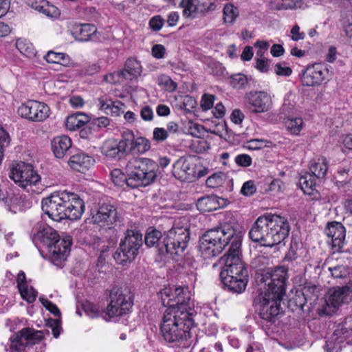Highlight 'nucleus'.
Wrapping results in <instances>:
<instances>
[{
	"label": "nucleus",
	"instance_id": "72a5a7b5",
	"mask_svg": "<svg viewBox=\"0 0 352 352\" xmlns=\"http://www.w3.org/2000/svg\"><path fill=\"white\" fill-rule=\"evenodd\" d=\"M309 170L311 175L316 178H323L328 170L327 161L326 158L321 157L310 162Z\"/></svg>",
	"mask_w": 352,
	"mask_h": 352
},
{
	"label": "nucleus",
	"instance_id": "0eeeda50",
	"mask_svg": "<svg viewBox=\"0 0 352 352\" xmlns=\"http://www.w3.org/2000/svg\"><path fill=\"white\" fill-rule=\"evenodd\" d=\"M157 164L151 159L131 158L125 168L130 188H136L150 185L157 177Z\"/></svg>",
	"mask_w": 352,
	"mask_h": 352
},
{
	"label": "nucleus",
	"instance_id": "8fccbe9b",
	"mask_svg": "<svg viewBox=\"0 0 352 352\" xmlns=\"http://www.w3.org/2000/svg\"><path fill=\"white\" fill-rule=\"evenodd\" d=\"M265 141L261 139H252L246 142L245 147L249 150L261 149L265 146Z\"/></svg>",
	"mask_w": 352,
	"mask_h": 352
},
{
	"label": "nucleus",
	"instance_id": "20e7f679",
	"mask_svg": "<svg viewBox=\"0 0 352 352\" xmlns=\"http://www.w3.org/2000/svg\"><path fill=\"white\" fill-rule=\"evenodd\" d=\"M289 232V226L285 217L268 214L257 218L252 226L249 236L263 246L273 247L283 241Z\"/></svg>",
	"mask_w": 352,
	"mask_h": 352
},
{
	"label": "nucleus",
	"instance_id": "6ab92c4d",
	"mask_svg": "<svg viewBox=\"0 0 352 352\" xmlns=\"http://www.w3.org/2000/svg\"><path fill=\"white\" fill-rule=\"evenodd\" d=\"M120 218L116 208L109 204L100 206L96 212L92 216L94 223L100 226H111L118 221Z\"/></svg>",
	"mask_w": 352,
	"mask_h": 352
},
{
	"label": "nucleus",
	"instance_id": "a18cd8bd",
	"mask_svg": "<svg viewBox=\"0 0 352 352\" xmlns=\"http://www.w3.org/2000/svg\"><path fill=\"white\" fill-rule=\"evenodd\" d=\"M248 84V78L245 75L236 74L231 76L230 85L235 89H242Z\"/></svg>",
	"mask_w": 352,
	"mask_h": 352
},
{
	"label": "nucleus",
	"instance_id": "69168bd1",
	"mask_svg": "<svg viewBox=\"0 0 352 352\" xmlns=\"http://www.w3.org/2000/svg\"><path fill=\"white\" fill-rule=\"evenodd\" d=\"M244 117L243 112L238 109L233 110L230 115L232 122L236 124H241L243 122Z\"/></svg>",
	"mask_w": 352,
	"mask_h": 352
},
{
	"label": "nucleus",
	"instance_id": "ddd939ff",
	"mask_svg": "<svg viewBox=\"0 0 352 352\" xmlns=\"http://www.w3.org/2000/svg\"><path fill=\"white\" fill-rule=\"evenodd\" d=\"M43 338V331L24 328L10 338L9 349L11 352L21 351L26 346L34 344L40 342Z\"/></svg>",
	"mask_w": 352,
	"mask_h": 352
},
{
	"label": "nucleus",
	"instance_id": "bf43d9fd",
	"mask_svg": "<svg viewBox=\"0 0 352 352\" xmlns=\"http://www.w3.org/2000/svg\"><path fill=\"white\" fill-rule=\"evenodd\" d=\"M284 10L302 8V0H283Z\"/></svg>",
	"mask_w": 352,
	"mask_h": 352
},
{
	"label": "nucleus",
	"instance_id": "a878e982",
	"mask_svg": "<svg viewBox=\"0 0 352 352\" xmlns=\"http://www.w3.org/2000/svg\"><path fill=\"white\" fill-rule=\"evenodd\" d=\"M142 74L140 63L134 58H129L125 63L124 69L117 74L126 80H133L139 77Z\"/></svg>",
	"mask_w": 352,
	"mask_h": 352
},
{
	"label": "nucleus",
	"instance_id": "f8f14e48",
	"mask_svg": "<svg viewBox=\"0 0 352 352\" xmlns=\"http://www.w3.org/2000/svg\"><path fill=\"white\" fill-rule=\"evenodd\" d=\"M351 298L352 287L344 285L333 287L329 291L328 296L326 299V306L324 308V313L327 315L331 314L342 305L351 301Z\"/></svg>",
	"mask_w": 352,
	"mask_h": 352
},
{
	"label": "nucleus",
	"instance_id": "423d86ee",
	"mask_svg": "<svg viewBox=\"0 0 352 352\" xmlns=\"http://www.w3.org/2000/svg\"><path fill=\"white\" fill-rule=\"evenodd\" d=\"M34 236L36 239L46 247L53 263L65 260L69 255L72 243L70 236L60 239L57 232L47 225L39 226Z\"/></svg>",
	"mask_w": 352,
	"mask_h": 352
},
{
	"label": "nucleus",
	"instance_id": "9d476101",
	"mask_svg": "<svg viewBox=\"0 0 352 352\" xmlns=\"http://www.w3.org/2000/svg\"><path fill=\"white\" fill-rule=\"evenodd\" d=\"M110 302L106 308L104 318L109 320L129 314L132 308L133 296L128 288L114 287L110 293Z\"/></svg>",
	"mask_w": 352,
	"mask_h": 352
},
{
	"label": "nucleus",
	"instance_id": "6e6552de",
	"mask_svg": "<svg viewBox=\"0 0 352 352\" xmlns=\"http://www.w3.org/2000/svg\"><path fill=\"white\" fill-rule=\"evenodd\" d=\"M9 177L19 187L39 193L45 185L41 184V177L30 164L19 162L10 169Z\"/></svg>",
	"mask_w": 352,
	"mask_h": 352
},
{
	"label": "nucleus",
	"instance_id": "b1692460",
	"mask_svg": "<svg viewBox=\"0 0 352 352\" xmlns=\"http://www.w3.org/2000/svg\"><path fill=\"white\" fill-rule=\"evenodd\" d=\"M7 210L13 214L23 211L30 206V201L20 194L12 193L5 200Z\"/></svg>",
	"mask_w": 352,
	"mask_h": 352
},
{
	"label": "nucleus",
	"instance_id": "c85d7f7f",
	"mask_svg": "<svg viewBox=\"0 0 352 352\" xmlns=\"http://www.w3.org/2000/svg\"><path fill=\"white\" fill-rule=\"evenodd\" d=\"M179 6L183 8V14L186 18L193 19L206 10L199 0H182Z\"/></svg>",
	"mask_w": 352,
	"mask_h": 352
},
{
	"label": "nucleus",
	"instance_id": "774afa93",
	"mask_svg": "<svg viewBox=\"0 0 352 352\" xmlns=\"http://www.w3.org/2000/svg\"><path fill=\"white\" fill-rule=\"evenodd\" d=\"M291 33L292 34V39L294 41L302 40L305 36L303 32H300V27L298 25L294 26L291 30Z\"/></svg>",
	"mask_w": 352,
	"mask_h": 352
},
{
	"label": "nucleus",
	"instance_id": "603ef678",
	"mask_svg": "<svg viewBox=\"0 0 352 352\" xmlns=\"http://www.w3.org/2000/svg\"><path fill=\"white\" fill-rule=\"evenodd\" d=\"M168 137V131L164 128L156 127L153 129V138L157 142H163Z\"/></svg>",
	"mask_w": 352,
	"mask_h": 352
},
{
	"label": "nucleus",
	"instance_id": "cd10ccee",
	"mask_svg": "<svg viewBox=\"0 0 352 352\" xmlns=\"http://www.w3.org/2000/svg\"><path fill=\"white\" fill-rule=\"evenodd\" d=\"M72 146V140L67 135L58 136L52 142V148L57 158H63Z\"/></svg>",
	"mask_w": 352,
	"mask_h": 352
},
{
	"label": "nucleus",
	"instance_id": "f704fd0d",
	"mask_svg": "<svg viewBox=\"0 0 352 352\" xmlns=\"http://www.w3.org/2000/svg\"><path fill=\"white\" fill-rule=\"evenodd\" d=\"M89 120L87 116L82 113H76L67 117L65 126L69 131H76L83 127Z\"/></svg>",
	"mask_w": 352,
	"mask_h": 352
},
{
	"label": "nucleus",
	"instance_id": "4c0bfd02",
	"mask_svg": "<svg viewBox=\"0 0 352 352\" xmlns=\"http://www.w3.org/2000/svg\"><path fill=\"white\" fill-rule=\"evenodd\" d=\"M316 177L309 173H305L299 179V185L304 193L311 195L316 186Z\"/></svg>",
	"mask_w": 352,
	"mask_h": 352
},
{
	"label": "nucleus",
	"instance_id": "c756f323",
	"mask_svg": "<svg viewBox=\"0 0 352 352\" xmlns=\"http://www.w3.org/2000/svg\"><path fill=\"white\" fill-rule=\"evenodd\" d=\"M99 104L101 110L107 114L118 116L124 111V105L120 101H112L104 98H99Z\"/></svg>",
	"mask_w": 352,
	"mask_h": 352
},
{
	"label": "nucleus",
	"instance_id": "aec40b11",
	"mask_svg": "<svg viewBox=\"0 0 352 352\" xmlns=\"http://www.w3.org/2000/svg\"><path fill=\"white\" fill-rule=\"evenodd\" d=\"M352 330L340 328L335 330L333 335L326 342L327 352H338L345 344H351Z\"/></svg>",
	"mask_w": 352,
	"mask_h": 352
},
{
	"label": "nucleus",
	"instance_id": "dca6fc26",
	"mask_svg": "<svg viewBox=\"0 0 352 352\" xmlns=\"http://www.w3.org/2000/svg\"><path fill=\"white\" fill-rule=\"evenodd\" d=\"M130 133H123L120 140L109 138L105 140L101 146V153L108 158L114 159L120 157L127 148V144L131 140Z\"/></svg>",
	"mask_w": 352,
	"mask_h": 352
},
{
	"label": "nucleus",
	"instance_id": "f3484780",
	"mask_svg": "<svg viewBox=\"0 0 352 352\" xmlns=\"http://www.w3.org/2000/svg\"><path fill=\"white\" fill-rule=\"evenodd\" d=\"M328 74L329 70L324 65L315 63L302 72L301 82L304 86H318L327 79Z\"/></svg>",
	"mask_w": 352,
	"mask_h": 352
},
{
	"label": "nucleus",
	"instance_id": "5701e85b",
	"mask_svg": "<svg viewBox=\"0 0 352 352\" xmlns=\"http://www.w3.org/2000/svg\"><path fill=\"white\" fill-rule=\"evenodd\" d=\"M28 4L52 19H58L60 16V10L46 0H28Z\"/></svg>",
	"mask_w": 352,
	"mask_h": 352
},
{
	"label": "nucleus",
	"instance_id": "7ed1b4c3",
	"mask_svg": "<svg viewBox=\"0 0 352 352\" xmlns=\"http://www.w3.org/2000/svg\"><path fill=\"white\" fill-rule=\"evenodd\" d=\"M190 314L180 309H166L160 331L164 340L173 346L188 347L191 343L190 328L193 326Z\"/></svg>",
	"mask_w": 352,
	"mask_h": 352
},
{
	"label": "nucleus",
	"instance_id": "052dcab7",
	"mask_svg": "<svg viewBox=\"0 0 352 352\" xmlns=\"http://www.w3.org/2000/svg\"><path fill=\"white\" fill-rule=\"evenodd\" d=\"M151 53L153 57L160 59L164 58L166 53V49L164 45L161 44H156L153 46Z\"/></svg>",
	"mask_w": 352,
	"mask_h": 352
},
{
	"label": "nucleus",
	"instance_id": "37998d69",
	"mask_svg": "<svg viewBox=\"0 0 352 352\" xmlns=\"http://www.w3.org/2000/svg\"><path fill=\"white\" fill-rule=\"evenodd\" d=\"M21 297L28 302L31 303L35 301L37 296V292L28 284L25 286H21L19 289Z\"/></svg>",
	"mask_w": 352,
	"mask_h": 352
},
{
	"label": "nucleus",
	"instance_id": "e2e57ef3",
	"mask_svg": "<svg viewBox=\"0 0 352 352\" xmlns=\"http://www.w3.org/2000/svg\"><path fill=\"white\" fill-rule=\"evenodd\" d=\"M270 60L265 58H256V68L261 72H267L269 69Z\"/></svg>",
	"mask_w": 352,
	"mask_h": 352
},
{
	"label": "nucleus",
	"instance_id": "680f3d73",
	"mask_svg": "<svg viewBox=\"0 0 352 352\" xmlns=\"http://www.w3.org/2000/svg\"><path fill=\"white\" fill-rule=\"evenodd\" d=\"M57 63L56 64H60L65 67H70L74 65L73 61L70 57L65 53H58L57 58Z\"/></svg>",
	"mask_w": 352,
	"mask_h": 352
},
{
	"label": "nucleus",
	"instance_id": "412c9836",
	"mask_svg": "<svg viewBox=\"0 0 352 352\" xmlns=\"http://www.w3.org/2000/svg\"><path fill=\"white\" fill-rule=\"evenodd\" d=\"M71 32L76 39L81 41L98 38L97 28L92 23H74Z\"/></svg>",
	"mask_w": 352,
	"mask_h": 352
},
{
	"label": "nucleus",
	"instance_id": "338daca9",
	"mask_svg": "<svg viewBox=\"0 0 352 352\" xmlns=\"http://www.w3.org/2000/svg\"><path fill=\"white\" fill-rule=\"evenodd\" d=\"M226 113V108L222 102H218L215 105L212 113L216 118H221L224 116Z\"/></svg>",
	"mask_w": 352,
	"mask_h": 352
},
{
	"label": "nucleus",
	"instance_id": "9b49d317",
	"mask_svg": "<svg viewBox=\"0 0 352 352\" xmlns=\"http://www.w3.org/2000/svg\"><path fill=\"white\" fill-rule=\"evenodd\" d=\"M142 245V234L136 230H127L124 239L121 240L119 248L113 254L115 261L121 265L132 262L138 256Z\"/></svg>",
	"mask_w": 352,
	"mask_h": 352
},
{
	"label": "nucleus",
	"instance_id": "ea45409f",
	"mask_svg": "<svg viewBox=\"0 0 352 352\" xmlns=\"http://www.w3.org/2000/svg\"><path fill=\"white\" fill-rule=\"evenodd\" d=\"M163 237L160 231L151 230L145 236V243L148 247H156L160 252V244L162 243Z\"/></svg>",
	"mask_w": 352,
	"mask_h": 352
},
{
	"label": "nucleus",
	"instance_id": "a19ab883",
	"mask_svg": "<svg viewBox=\"0 0 352 352\" xmlns=\"http://www.w3.org/2000/svg\"><path fill=\"white\" fill-rule=\"evenodd\" d=\"M113 183L119 187L125 189V187H130L128 184V175L124 174L120 169H113L111 173Z\"/></svg>",
	"mask_w": 352,
	"mask_h": 352
},
{
	"label": "nucleus",
	"instance_id": "e433bc0d",
	"mask_svg": "<svg viewBox=\"0 0 352 352\" xmlns=\"http://www.w3.org/2000/svg\"><path fill=\"white\" fill-rule=\"evenodd\" d=\"M318 289L316 285H306L303 287L300 295H297L295 299L297 306L302 309L306 301L317 296Z\"/></svg>",
	"mask_w": 352,
	"mask_h": 352
},
{
	"label": "nucleus",
	"instance_id": "49530a36",
	"mask_svg": "<svg viewBox=\"0 0 352 352\" xmlns=\"http://www.w3.org/2000/svg\"><path fill=\"white\" fill-rule=\"evenodd\" d=\"M214 102V96L211 94H204L201 96L200 106L203 111H207L212 108Z\"/></svg>",
	"mask_w": 352,
	"mask_h": 352
},
{
	"label": "nucleus",
	"instance_id": "2f4dec72",
	"mask_svg": "<svg viewBox=\"0 0 352 352\" xmlns=\"http://www.w3.org/2000/svg\"><path fill=\"white\" fill-rule=\"evenodd\" d=\"M124 133H130L131 134V140L127 144V148L130 146L131 151L144 153L151 148L149 141L143 137L134 138L133 133L131 131H126Z\"/></svg>",
	"mask_w": 352,
	"mask_h": 352
},
{
	"label": "nucleus",
	"instance_id": "c03bdc74",
	"mask_svg": "<svg viewBox=\"0 0 352 352\" xmlns=\"http://www.w3.org/2000/svg\"><path fill=\"white\" fill-rule=\"evenodd\" d=\"M224 22H233L239 15L237 8L232 4H227L223 8Z\"/></svg>",
	"mask_w": 352,
	"mask_h": 352
},
{
	"label": "nucleus",
	"instance_id": "393cba45",
	"mask_svg": "<svg viewBox=\"0 0 352 352\" xmlns=\"http://www.w3.org/2000/svg\"><path fill=\"white\" fill-rule=\"evenodd\" d=\"M175 304L176 305H175V307H173V309H180V311L190 313V316L193 318L195 313L193 309L194 303L191 299V294L188 287H182V293L179 294V295L177 296ZM168 309H172V307H169Z\"/></svg>",
	"mask_w": 352,
	"mask_h": 352
},
{
	"label": "nucleus",
	"instance_id": "0e129e2a",
	"mask_svg": "<svg viewBox=\"0 0 352 352\" xmlns=\"http://www.w3.org/2000/svg\"><path fill=\"white\" fill-rule=\"evenodd\" d=\"M100 70V67L96 63L90 64L86 66L82 71L84 75L92 76L98 74Z\"/></svg>",
	"mask_w": 352,
	"mask_h": 352
},
{
	"label": "nucleus",
	"instance_id": "c9c22d12",
	"mask_svg": "<svg viewBox=\"0 0 352 352\" xmlns=\"http://www.w3.org/2000/svg\"><path fill=\"white\" fill-rule=\"evenodd\" d=\"M284 124L287 131L294 135H298L304 127L301 117H287L284 120Z\"/></svg>",
	"mask_w": 352,
	"mask_h": 352
},
{
	"label": "nucleus",
	"instance_id": "473e14b6",
	"mask_svg": "<svg viewBox=\"0 0 352 352\" xmlns=\"http://www.w3.org/2000/svg\"><path fill=\"white\" fill-rule=\"evenodd\" d=\"M197 208L201 212L216 210L219 208L217 196L210 195L199 198L197 202Z\"/></svg>",
	"mask_w": 352,
	"mask_h": 352
},
{
	"label": "nucleus",
	"instance_id": "2eb2a0df",
	"mask_svg": "<svg viewBox=\"0 0 352 352\" xmlns=\"http://www.w3.org/2000/svg\"><path fill=\"white\" fill-rule=\"evenodd\" d=\"M272 104L270 95L265 91H251L245 96V104L252 113L267 112L271 110Z\"/></svg>",
	"mask_w": 352,
	"mask_h": 352
},
{
	"label": "nucleus",
	"instance_id": "f03ea898",
	"mask_svg": "<svg viewBox=\"0 0 352 352\" xmlns=\"http://www.w3.org/2000/svg\"><path fill=\"white\" fill-rule=\"evenodd\" d=\"M287 270L285 267L269 269L263 277L265 287L254 302L261 318L272 322L280 312V301L285 295Z\"/></svg>",
	"mask_w": 352,
	"mask_h": 352
},
{
	"label": "nucleus",
	"instance_id": "4be33fe9",
	"mask_svg": "<svg viewBox=\"0 0 352 352\" xmlns=\"http://www.w3.org/2000/svg\"><path fill=\"white\" fill-rule=\"evenodd\" d=\"M325 234L331 239L332 246L338 250L340 249L345 239V228L341 223L332 222L327 225Z\"/></svg>",
	"mask_w": 352,
	"mask_h": 352
},
{
	"label": "nucleus",
	"instance_id": "6e6d98bb",
	"mask_svg": "<svg viewBox=\"0 0 352 352\" xmlns=\"http://www.w3.org/2000/svg\"><path fill=\"white\" fill-rule=\"evenodd\" d=\"M223 183V178L219 174H213L206 179V185L210 188H216Z\"/></svg>",
	"mask_w": 352,
	"mask_h": 352
},
{
	"label": "nucleus",
	"instance_id": "09e8293b",
	"mask_svg": "<svg viewBox=\"0 0 352 352\" xmlns=\"http://www.w3.org/2000/svg\"><path fill=\"white\" fill-rule=\"evenodd\" d=\"M9 143V135L2 128H0V164L3 157V148Z\"/></svg>",
	"mask_w": 352,
	"mask_h": 352
},
{
	"label": "nucleus",
	"instance_id": "4468645a",
	"mask_svg": "<svg viewBox=\"0 0 352 352\" xmlns=\"http://www.w3.org/2000/svg\"><path fill=\"white\" fill-rule=\"evenodd\" d=\"M22 118L33 122H42L46 120L50 113V107L44 102L30 100L21 104L17 110Z\"/></svg>",
	"mask_w": 352,
	"mask_h": 352
},
{
	"label": "nucleus",
	"instance_id": "7c9ffc66",
	"mask_svg": "<svg viewBox=\"0 0 352 352\" xmlns=\"http://www.w3.org/2000/svg\"><path fill=\"white\" fill-rule=\"evenodd\" d=\"M182 293V287H168L161 292V299L165 307H175L177 296Z\"/></svg>",
	"mask_w": 352,
	"mask_h": 352
},
{
	"label": "nucleus",
	"instance_id": "864d4df0",
	"mask_svg": "<svg viewBox=\"0 0 352 352\" xmlns=\"http://www.w3.org/2000/svg\"><path fill=\"white\" fill-rule=\"evenodd\" d=\"M256 188L254 182L249 180L243 184L241 189V192L245 196H251L256 192Z\"/></svg>",
	"mask_w": 352,
	"mask_h": 352
},
{
	"label": "nucleus",
	"instance_id": "bb28decb",
	"mask_svg": "<svg viewBox=\"0 0 352 352\" xmlns=\"http://www.w3.org/2000/svg\"><path fill=\"white\" fill-rule=\"evenodd\" d=\"M94 160L85 153H78L72 155L69 160L70 167L77 171L83 172L94 165Z\"/></svg>",
	"mask_w": 352,
	"mask_h": 352
},
{
	"label": "nucleus",
	"instance_id": "1a4fd4ad",
	"mask_svg": "<svg viewBox=\"0 0 352 352\" xmlns=\"http://www.w3.org/2000/svg\"><path fill=\"white\" fill-rule=\"evenodd\" d=\"M190 231L188 227L174 226L168 230L160 244V254L181 256L188 246Z\"/></svg>",
	"mask_w": 352,
	"mask_h": 352
},
{
	"label": "nucleus",
	"instance_id": "3c124183",
	"mask_svg": "<svg viewBox=\"0 0 352 352\" xmlns=\"http://www.w3.org/2000/svg\"><path fill=\"white\" fill-rule=\"evenodd\" d=\"M39 300L43 307L54 316H59L60 315V311L55 304L44 298H40Z\"/></svg>",
	"mask_w": 352,
	"mask_h": 352
},
{
	"label": "nucleus",
	"instance_id": "79ce46f5",
	"mask_svg": "<svg viewBox=\"0 0 352 352\" xmlns=\"http://www.w3.org/2000/svg\"><path fill=\"white\" fill-rule=\"evenodd\" d=\"M157 84L160 87L168 92H173L177 87V83L167 75H160L157 78Z\"/></svg>",
	"mask_w": 352,
	"mask_h": 352
},
{
	"label": "nucleus",
	"instance_id": "13d9d810",
	"mask_svg": "<svg viewBox=\"0 0 352 352\" xmlns=\"http://www.w3.org/2000/svg\"><path fill=\"white\" fill-rule=\"evenodd\" d=\"M140 116L143 120L150 122L154 117L153 111L151 107L145 105L140 110Z\"/></svg>",
	"mask_w": 352,
	"mask_h": 352
},
{
	"label": "nucleus",
	"instance_id": "5fc2aeb1",
	"mask_svg": "<svg viewBox=\"0 0 352 352\" xmlns=\"http://www.w3.org/2000/svg\"><path fill=\"white\" fill-rule=\"evenodd\" d=\"M234 161L239 166L248 167L252 164V158L248 154H240L236 155Z\"/></svg>",
	"mask_w": 352,
	"mask_h": 352
},
{
	"label": "nucleus",
	"instance_id": "de8ad7c7",
	"mask_svg": "<svg viewBox=\"0 0 352 352\" xmlns=\"http://www.w3.org/2000/svg\"><path fill=\"white\" fill-rule=\"evenodd\" d=\"M275 73L281 76H289L292 73V69L287 66L285 63H278L274 66Z\"/></svg>",
	"mask_w": 352,
	"mask_h": 352
},
{
	"label": "nucleus",
	"instance_id": "58836bf2",
	"mask_svg": "<svg viewBox=\"0 0 352 352\" xmlns=\"http://www.w3.org/2000/svg\"><path fill=\"white\" fill-rule=\"evenodd\" d=\"M16 47L23 56L33 58L36 56V50L33 45L25 38H18L15 43Z\"/></svg>",
	"mask_w": 352,
	"mask_h": 352
},
{
	"label": "nucleus",
	"instance_id": "39448f33",
	"mask_svg": "<svg viewBox=\"0 0 352 352\" xmlns=\"http://www.w3.org/2000/svg\"><path fill=\"white\" fill-rule=\"evenodd\" d=\"M41 207L50 218L56 221L64 219H78L85 208L84 201L77 194L66 190L55 192L43 199Z\"/></svg>",
	"mask_w": 352,
	"mask_h": 352
},
{
	"label": "nucleus",
	"instance_id": "f257e3e1",
	"mask_svg": "<svg viewBox=\"0 0 352 352\" xmlns=\"http://www.w3.org/2000/svg\"><path fill=\"white\" fill-rule=\"evenodd\" d=\"M241 243V232L230 225H223L207 231L199 244L205 258L216 256L230 245L228 253L220 259L223 266L219 276L223 285L236 293L243 292L248 283V271L240 257Z\"/></svg>",
	"mask_w": 352,
	"mask_h": 352
},
{
	"label": "nucleus",
	"instance_id": "4d7b16f0",
	"mask_svg": "<svg viewBox=\"0 0 352 352\" xmlns=\"http://www.w3.org/2000/svg\"><path fill=\"white\" fill-rule=\"evenodd\" d=\"M331 276L336 278H342L346 276V270L343 265H337L332 267H329Z\"/></svg>",
	"mask_w": 352,
	"mask_h": 352
},
{
	"label": "nucleus",
	"instance_id": "a211bd4d",
	"mask_svg": "<svg viewBox=\"0 0 352 352\" xmlns=\"http://www.w3.org/2000/svg\"><path fill=\"white\" fill-rule=\"evenodd\" d=\"M195 167L192 157L182 156L173 164L172 173L177 179L183 182L188 181L195 175Z\"/></svg>",
	"mask_w": 352,
	"mask_h": 352
}]
</instances>
